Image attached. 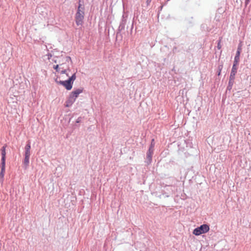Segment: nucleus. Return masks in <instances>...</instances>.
Listing matches in <instances>:
<instances>
[{
	"instance_id": "nucleus-3",
	"label": "nucleus",
	"mask_w": 251,
	"mask_h": 251,
	"mask_svg": "<svg viewBox=\"0 0 251 251\" xmlns=\"http://www.w3.org/2000/svg\"><path fill=\"white\" fill-rule=\"evenodd\" d=\"M209 230V226L207 224H203L201 226L195 228L193 233L196 235H200L203 233H205Z\"/></svg>"
},
{
	"instance_id": "nucleus-20",
	"label": "nucleus",
	"mask_w": 251,
	"mask_h": 251,
	"mask_svg": "<svg viewBox=\"0 0 251 251\" xmlns=\"http://www.w3.org/2000/svg\"><path fill=\"white\" fill-rule=\"evenodd\" d=\"M67 71H70V70L69 69H68V70H67V69H63V70H62L60 72V73H61V74H66V75H67L68 76H69V75H68V74L67 73Z\"/></svg>"
},
{
	"instance_id": "nucleus-2",
	"label": "nucleus",
	"mask_w": 251,
	"mask_h": 251,
	"mask_svg": "<svg viewBox=\"0 0 251 251\" xmlns=\"http://www.w3.org/2000/svg\"><path fill=\"white\" fill-rule=\"evenodd\" d=\"M6 145H4L1 149V163L0 165V167L1 168V171L0 172V177L1 179H3L5 170V160H6Z\"/></svg>"
},
{
	"instance_id": "nucleus-24",
	"label": "nucleus",
	"mask_w": 251,
	"mask_h": 251,
	"mask_svg": "<svg viewBox=\"0 0 251 251\" xmlns=\"http://www.w3.org/2000/svg\"><path fill=\"white\" fill-rule=\"evenodd\" d=\"M250 0H245V7H247V5L249 3Z\"/></svg>"
},
{
	"instance_id": "nucleus-27",
	"label": "nucleus",
	"mask_w": 251,
	"mask_h": 251,
	"mask_svg": "<svg viewBox=\"0 0 251 251\" xmlns=\"http://www.w3.org/2000/svg\"><path fill=\"white\" fill-rule=\"evenodd\" d=\"M51 56H52V55H51V54L49 53V54H48L49 59H50V57H51Z\"/></svg>"
},
{
	"instance_id": "nucleus-6",
	"label": "nucleus",
	"mask_w": 251,
	"mask_h": 251,
	"mask_svg": "<svg viewBox=\"0 0 251 251\" xmlns=\"http://www.w3.org/2000/svg\"><path fill=\"white\" fill-rule=\"evenodd\" d=\"M76 99L72 96V94L70 93L67 100L65 102V106L67 107H69L72 105V104L75 101Z\"/></svg>"
},
{
	"instance_id": "nucleus-11",
	"label": "nucleus",
	"mask_w": 251,
	"mask_h": 251,
	"mask_svg": "<svg viewBox=\"0 0 251 251\" xmlns=\"http://www.w3.org/2000/svg\"><path fill=\"white\" fill-rule=\"evenodd\" d=\"M237 69H238L237 68H232L229 76V78L235 79V76L236 74L237 73Z\"/></svg>"
},
{
	"instance_id": "nucleus-25",
	"label": "nucleus",
	"mask_w": 251,
	"mask_h": 251,
	"mask_svg": "<svg viewBox=\"0 0 251 251\" xmlns=\"http://www.w3.org/2000/svg\"><path fill=\"white\" fill-rule=\"evenodd\" d=\"M151 1V0H146V4L147 6L149 5Z\"/></svg>"
},
{
	"instance_id": "nucleus-26",
	"label": "nucleus",
	"mask_w": 251,
	"mask_h": 251,
	"mask_svg": "<svg viewBox=\"0 0 251 251\" xmlns=\"http://www.w3.org/2000/svg\"><path fill=\"white\" fill-rule=\"evenodd\" d=\"M79 3H83V1L82 0H79V2H78V4H79Z\"/></svg>"
},
{
	"instance_id": "nucleus-19",
	"label": "nucleus",
	"mask_w": 251,
	"mask_h": 251,
	"mask_svg": "<svg viewBox=\"0 0 251 251\" xmlns=\"http://www.w3.org/2000/svg\"><path fill=\"white\" fill-rule=\"evenodd\" d=\"M241 52L236 51L235 56L234 57V59H237L240 60V55Z\"/></svg>"
},
{
	"instance_id": "nucleus-8",
	"label": "nucleus",
	"mask_w": 251,
	"mask_h": 251,
	"mask_svg": "<svg viewBox=\"0 0 251 251\" xmlns=\"http://www.w3.org/2000/svg\"><path fill=\"white\" fill-rule=\"evenodd\" d=\"M83 88L81 87L73 91L71 93L74 97L76 99L78 97L79 95L83 92Z\"/></svg>"
},
{
	"instance_id": "nucleus-9",
	"label": "nucleus",
	"mask_w": 251,
	"mask_h": 251,
	"mask_svg": "<svg viewBox=\"0 0 251 251\" xmlns=\"http://www.w3.org/2000/svg\"><path fill=\"white\" fill-rule=\"evenodd\" d=\"M30 156V154L25 153V159L23 163L24 165L25 166V168H26L29 165Z\"/></svg>"
},
{
	"instance_id": "nucleus-14",
	"label": "nucleus",
	"mask_w": 251,
	"mask_h": 251,
	"mask_svg": "<svg viewBox=\"0 0 251 251\" xmlns=\"http://www.w3.org/2000/svg\"><path fill=\"white\" fill-rule=\"evenodd\" d=\"M240 60L236 59H234L233 64L232 68H237L238 69V66L239 64Z\"/></svg>"
},
{
	"instance_id": "nucleus-17",
	"label": "nucleus",
	"mask_w": 251,
	"mask_h": 251,
	"mask_svg": "<svg viewBox=\"0 0 251 251\" xmlns=\"http://www.w3.org/2000/svg\"><path fill=\"white\" fill-rule=\"evenodd\" d=\"M154 139H152L151 144L150 145V148L149 149H151V151H154Z\"/></svg>"
},
{
	"instance_id": "nucleus-12",
	"label": "nucleus",
	"mask_w": 251,
	"mask_h": 251,
	"mask_svg": "<svg viewBox=\"0 0 251 251\" xmlns=\"http://www.w3.org/2000/svg\"><path fill=\"white\" fill-rule=\"evenodd\" d=\"M30 149H31L30 142L29 141H28L27 143L26 144V145L25 147V153L30 154Z\"/></svg>"
},
{
	"instance_id": "nucleus-10",
	"label": "nucleus",
	"mask_w": 251,
	"mask_h": 251,
	"mask_svg": "<svg viewBox=\"0 0 251 251\" xmlns=\"http://www.w3.org/2000/svg\"><path fill=\"white\" fill-rule=\"evenodd\" d=\"M234 83V79H230V78L229 79V81H228V85H227V88H226V92L227 91H230L231 90Z\"/></svg>"
},
{
	"instance_id": "nucleus-23",
	"label": "nucleus",
	"mask_w": 251,
	"mask_h": 251,
	"mask_svg": "<svg viewBox=\"0 0 251 251\" xmlns=\"http://www.w3.org/2000/svg\"><path fill=\"white\" fill-rule=\"evenodd\" d=\"M65 61L66 62H69L70 61H71V58L70 57H69V56H66L65 57Z\"/></svg>"
},
{
	"instance_id": "nucleus-7",
	"label": "nucleus",
	"mask_w": 251,
	"mask_h": 251,
	"mask_svg": "<svg viewBox=\"0 0 251 251\" xmlns=\"http://www.w3.org/2000/svg\"><path fill=\"white\" fill-rule=\"evenodd\" d=\"M153 153V151H151V149H149L147 152V156L146 161L148 164H150L151 163L152 161V156Z\"/></svg>"
},
{
	"instance_id": "nucleus-28",
	"label": "nucleus",
	"mask_w": 251,
	"mask_h": 251,
	"mask_svg": "<svg viewBox=\"0 0 251 251\" xmlns=\"http://www.w3.org/2000/svg\"><path fill=\"white\" fill-rule=\"evenodd\" d=\"M52 60H53V61L54 62H55V63H57V60H54V59H53Z\"/></svg>"
},
{
	"instance_id": "nucleus-18",
	"label": "nucleus",
	"mask_w": 251,
	"mask_h": 251,
	"mask_svg": "<svg viewBox=\"0 0 251 251\" xmlns=\"http://www.w3.org/2000/svg\"><path fill=\"white\" fill-rule=\"evenodd\" d=\"M242 43L240 42L238 44V47H237V52H241V51H242Z\"/></svg>"
},
{
	"instance_id": "nucleus-1",
	"label": "nucleus",
	"mask_w": 251,
	"mask_h": 251,
	"mask_svg": "<svg viewBox=\"0 0 251 251\" xmlns=\"http://www.w3.org/2000/svg\"><path fill=\"white\" fill-rule=\"evenodd\" d=\"M76 79L75 73H74L73 75L70 77L67 80L63 81H58L57 79L55 81L57 83L63 86L67 90H70L73 87L74 81Z\"/></svg>"
},
{
	"instance_id": "nucleus-5",
	"label": "nucleus",
	"mask_w": 251,
	"mask_h": 251,
	"mask_svg": "<svg viewBox=\"0 0 251 251\" xmlns=\"http://www.w3.org/2000/svg\"><path fill=\"white\" fill-rule=\"evenodd\" d=\"M126 24V20L125 19L124 16H123L122 19L120 22V25L119 26V28L118 29V31L116 33V38H117L119 36H121V38H122V35L121 34V31L125 29V25Z\"/></svg>"
},
{
	"instance_id": "nucleus-15",
	"label": "nucleus",
	"mask_w": 251,
	"mask_h": 251,
	"mask_svg": "<svg viewBox=\"0 0 251 251\" xmlns=\"http://www.w3.org/2000/svg\"><path fill=\"white\" fill-rule=\"evenodd\" d=\"M223 68V64L219 65L218 67V72L217 73V75H221V72L222 70V69Z\"/></svg>"
},
{
	"instance_id": "nucleus-16",
	"label": "nucleus",
	"mask_w": 251,
	"mask_h": 251,
	"mask_svg": "<svg viewBox=\"0 0 251 251\" xmlns=\"http://www.w3.org/2000/svg\"><path fill=\"white\" fill-rule=\"evenodd\" d=\"M63 64H60L59 65L57 64L56 65H54L53 66V68L54 69H55L56 70V72H59V69H60V68H59V66H62Z\"/></svg>"
},
{
	"instance_id": "nucleus-13",
	"label": "nucleus",
	"mask_w": 251,
	"mask_h": 251,
	"mask_svg": "<svg viewBox=\"0 0 251 251\" xmlns=\"http://www.w3.org/2000/svg\"><path fill=\"white\" fill-rule=\"evenodd\" d=\"M84 6L82 3H79L78 4V6L77 7V11H80V12H84Z\"/></svg>"
},
{
	"instance_id": "nucleus-22",
	"label": "nucleus",
	"mask_w": 251,
	"mask_h": 251,
	"mask_svg": "<svg viewBox=\"0 0 251 251\" xmlns=\"http://www.w3.org/2000/svg\"><path fill=\"white\" fill-rule=\"evenodd\" d=\"M217 48L219 50L221 49V40H219L218 41V43L217 45Z\"/></svg>"
},
{
	"instance_id": "nucleus-4",
	"label": "nucleus",
	"mask_w": 251,
	"mask_h": 251,
	"mask_svg": "<svg viewBox=\"0 0 251 251\" xmlns=\"http://www.w3.org/2000/svg\"><path fill=\"white\" fill-rule=\"evenodd\" d=\"M84 12H80L77 11L75 14V20L76 24L77 25H82L83 23Z\"/></svg>"
},
{
	"instance_id": "nucleus-21",
	"label": "nucleus",
	"mask_w": 251,
	"mask_h": 251,
	"mask_svg": "<svg viewBox=\"0 0 251 251\" xmlns=\"http://www.w3.org/2000/svg\"><path fill=\"white\" fill-rule=\"evenodd\" d=\"M82 119H83L82 117H78L76 121V123H81L82 122Z\"/></svg>"
}]
</instances>
